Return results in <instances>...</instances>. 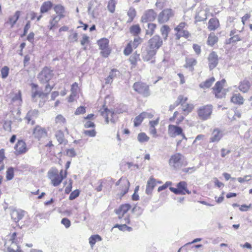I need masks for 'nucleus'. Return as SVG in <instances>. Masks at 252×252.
<instances>
[{
  "instance_id": "nucleus-1",
  "label": "nucleus",
  "mask_w": 252,
  "mask_h": 252,
  "mask_svg": "<svg viewBox=\"0 0 252 252\" xmlns=\"http://www.w3.org/2000/svg\"><path fill=\"white\" fill-rule=\"evenodd\" d=\"M54 77L53 70L51 67H44L37 75V78L40 84L45 85V90L50 92L54 87L51 85L50 82Z\"/></svg>"
},
{
  "instance_id": "nucleus-2",
  "label": "nucleus",
  "mask_w": 252,
  "mask_h": 252,
  "mask_svg": "<svg viewBox=\"0 0 252 252\" xmlns=\"http://www.w3.org/2000/svg\"><path fill=\"white\" fill-rule=\"evenodd\" d=\"M67 175L66 170L64 171L61 170L59 173L58 169L56 168H52L48 172V177L54 187L60 185L63 180L66 178Z\"/></svg>"
},
{
  "instance_id": "nucleus-3",
  "label": "nucleus",
  "mask_w": 252,
  "mask_h": 252,
  "mask_svg": "<svg viewBox=\"0 0 252 252\" xmlns=\"http://www.w3.org/2000/svg\"><path fill=\"white\" fill-rule=\"evenodd\" d=\"M176 106H180L182 110L186 113H191L194 109V105L189 100L188 95L179 94L175 101Z\"/></svg>"
},
{
  "instance_id": "nucleus-4",
  "label": "nucleus",
  "mask_w": 252,
  "mask_h": 252,
  "mask_svg": "<svg viewBox=\"0 0 252 252\" xmlns=\"http://www.w3.org/2000/svg\"><path fill=\"white\" fill-rule=\"evenodd\" d=\"M109 99V100L113 102L114 97L108 95L105 97V100L102 107L100 109L99 112L100 115L104 118L106 124H108L110 122L114 123L115 120L114 118L115 115V112L113 111L110 110L106 106V100Z\"/></svg>"
},
{
  "instance_id": "nucleus-5",
  "label": "nucleus",
  "mask_w": 252,
  "mask_h": 252,
  "mask_svg": "<svg viewBox=\"0 0 252 252\" xmlns=\"http://www.w3.org/2000/svg\"><path fill=\"white\" fill-rule=\"evenodd\" d=\"M188 24L185 22L180 23L175 28V38L177 40L181 37L188 39L191 37V33L187 30Z\"/></svg>"
},
{
  "instance_id": "nucleus-6",
  "label": "nucleus",
  "mask_w": 252,
  "mask_h": 252,
  "mask_svg": "<svg viewBox=\"0 0 252 252\" xmlns=\"http://www.w3.org/2000/svg\"><path fill=\"white\" fill-rule=\"evenodd\" d=\"M117 195L121 198L126 194L129 190L130 183L126 177H121L116 184Z\"/></svg>"
},
{
  "instance_id": "nucleus-7",
  "label": "nucleus",
  "mask_w": 252,
  "mask_h": 252,
  "mask_svg": "<svg viewBox=\"0 0 252 252\" xmlns=\"http://www.w3.org/2000/svg\"><path fill=\"white\" fill-rule=\"evenodd\" d=\"M226 83V80L223 79L217 81L212 88V92L217 98H222L225 97L226 92L224 86Z\"/></svg>"
},
{
  "instance_id": "nucleus-8",
  "label": "nucleus",
  "mask_w": 252,
  "mask_h": 252,
  "mask_svg": "<svg viewBox=\"0 0 252 252\" xmlns=\"http://www.w3.org/2000/svg\"><path fill=\"white\" fill-rule=\"evenodd\" d=\"M133 89L135 92L143 97H147L150 95L149 86L142 81H137L133 85Z\"/></svg>"
},
{
  "instance_id": "nucleus-9",
  "label": "nucleus",
  "mask_w": 252,
  "mask_h": 252,
  "mask_svg": "<svg viewBox=\"0 0 252 252\" xmlns=\"http://www.w3.org/2000/svg\"><path fill=\"white\" fill-rule=\"evenodd\" d=\"M97 44L100 50L101 55L104 58H107L111 52L109 39L105 37L101 38L97 41Z\"/></svg>"
},
{
  "instance_id": "nucleus-10",
  "label": "nucleus",
  "mask_w": 252,
  "mask_h": 252,
  "mask_svg": "<svg viewBox=\"0 0 252 252\" xmlns=\"http://www.w3.org/2000/svg\"><path fill=\"white\" fill-rule=\"evenodd\" d=\"M243 28L241 30L234 28L231 30L229 33L230 37L225 40V44H231L241 41L243 38Z\"/></svg>"
},
{
  "instance_id": "nucleus-11",
  "label": "nucleus",
  "mask_w": 252,
  "mask_h": 252,
  "mask_svg": "<svg viewBox=\"0 0 252 252\" xmlns=\"http://www.w3.org/2000/svg\"><path fill=\"white\" fill-rule=\"evenodd\" d=\"M13 148L14 154L17 156L25 154L29 150V147L25 140L22 139L17 141Z\"/></svg>"
},
{
  "instance_id": "nucleus-12",
  "label": "nucleus",
  "mask_w": 252,
  "mask_h": 252,
  "mask_svg": "<svg viewBox=\"0 0 252 252\" xmlns=\"http://www.w3.org/2000/svg\"><path fill=\"white\" fill-rule=\"evenodd\" d=\"M213 111V106L208 104L200 107L197 111L198 116L200 119L205 121L209 119Z\"/></svg>"
},
{
  "instance_id": "nucleus-13",
  "label": "nucleus",
  "mask_w": 252,
  "mask_h": 252,
  "mask_svg": "<svg viewBox=\"0 0 252 252\" xmlns=\"http://www.w3.org/2000/svg\"><path fill=\"white\" fill-rule=\"evenodd\" d=\"M32 134L35 139L40 141L43 138L48 136V131L45 127L37 125L33 128Z\"/></svg>"
},
{
  "instance_id": "nucleus-14",
  "label": "nucleus",
  "mask_w": 252,
  "mask_h": 252,
  "mask_svg": "<svg viewBox=\"0 0 252 252\" xmlns=\"http://www.w3.org/2000/svg\"><path fill=\"white\" fill-rule=\"evenodd\" d=\"M169 189L175 194H189L191 191L188 189V184L185 181H181L177 185V188L170 187Z\"/></svg>"
},
{
  "instance_id": "nucleus-15",
  "label": "nucleus",
  "mask_w": 252,
  "mask_h": 252,
  "mask_svg": "<svg viewBox=\"0 0 252 252\" xmlns=\"http://www.w3.org/2000/svg\"><path fill=\"white\" fill-rule=\"evenodd\" d=\"M189 113V112L186 113L182 109L176 110L174 112L172 116L169 119V120L170 122H175L176 125H179L183 122L186 117Z\"/></svg>"
},
{
  "instance_id": "nucleus-16",
  "label": "nucleus",
  "mask_w": 252,
  "mask_h": 252,
  "mask_svg": "<svg viewBox=\"0 0 252 252\" xmlns=\"http://www.w3.org/2000/svg\"><path fill=\"white\" fill-rule=\"evenodd\" d=\"M174 15V12L171 8H166L162 10L158 14V20L162 24L168 22Z\"/></svg>"
},
{
  "instance_id": "nucleus-17",
  "label": "nucleus",
  "mask_w": 252,
  "mask_h": 252,
  "mask_svg": "<svg viewBox=\"0 0 252 252\" xmlns=\"http://www.w3.org/2000/svg\"><path fill=\"white\" fill-rule=\"evenodd\" d=\"M163 45V40L159 35H155L151 38L148 42V47L158 51Z\"/></svg>"
},
{
  "instance_id": "nucleus-18",
  "label": "nucleus",
  "mask_w": 252,
  "mask_h": 252,
  "mask_svg": "<svg viewBox=\"0 0 252 252\" xmlns=\"http://www.w3.org/2000/svg\"><path fill=\"white\" fill-rule=\"evenodd\" d=\"M168 133L171 137H175L178 135H181L183 138H186L183 128L177 125H169L168 126Z\"/></svg>"
},
{
  "instance_id": "nucleus-19",
  "label": "nucleus",
  "mask_w": 252,
  "mask_h": 252,
  "mask_svg": "<svg viewBox=\"0 0 252 252\" xmlns=\"http://www.w3.org/2000/svg\"><path fill=\"white\" fill-rule=\"evenodd\" d=\"M184 156L180 153H175L172 155L169 159V164L174 168L179 167L182 165Z\"/></svg>"
},
{
  "instance_id": "nucleus-20",
  "label": "nucleus",
  "mask_w": 252,
  "mask_h": 252,
  "mask_svg": "<svg viewBox=\"0 0 252 252\" xmlns=\"http://www.w3.org/2000/svg\"><path fill=\"white\" fill-rule=\"evenodd\" d=\"M132 210V206L128 203L121 204L115 210V213L118 215V218L121 219L129 211Z\"/></svg>"
},
{
  "instance_id": "nucleus-21",
  "label": "nucleus",
  "mask_w": 252,
  "mask_h": 252,
  "mask_svg": "<svg viewBox=\"0 0 252 252\" xmlns=\"http://www.w3.org/2000/svg\"><path fill=\"white\" fill-rule=\"evenodd\" d=\"M208 66L210 70L214 69L219 63V57L217 53L212 51L208 55Z\"/></svg>"
},
{
  "instance_id": "nucleus-22",
  "label": "nucleus",
  "mask_w": 252,
  "mask_h": 252,
  "mask_svg": "<svg viewBox=\"0 0 252 252\" xmlns=\"http://www.w3.org/2000/svg\"><path fill=\"white\" fill-rule=\"evenodd\" d=\"M223 135L224 133L221 129L219 128H215L211 132V137L209 138V142H218L222 139Z\"/></svg>"
},
{
  "instance_id": "nucleus-23",
  "label": "nucleus",
  "mask_w": 252,
  "mask_h": 252,
  "mask_svg": "<svg viewBox=\"0 0 252 252\" xmlns=\"http://www.w3.org/2000/svg\"><path fill=\"white\" fill-rule=\"evenodd\" d=\"M9 241L11 243H18L21 241L23 237V233L20 228L14 232H11L9 234Z\"/></svg>"
},
{
  "instance_id": "nucleus-24",
  "label": "nucleus",
  "mask_w": 252,
  "mask_h": 252,
  "mask_svg": "<svg viewBox=\"0 0 252 252\" xmlns=\"http://www.w3.org/2000/svg\"><path fill=\"white\" fill-rule=\"evenodd\" d=\"M54 124L57 129L61 128L67 130V128L66 126V120L61 114H59L56 116L54 119Z\"/></svg>"
},
{
  "instance_id": "nucleus-25",
  "label": "nucleus",
  "mask_w": 252,
  "mask_h": 252,
  "mask_svg": "<svg viewBox=\"0 0 252 252\" xmlns=\"http://www.w3.org/2000/svg\"><path fill=\"white\" fill-rule=\"evenodd\" d=\"M53 10L55 13V14H54V16L61 20L66 16L65 7L63 4L61 3L55 4Z\"/></svg>"
},
{
  "instance_id": "nucleus-26",
  "label": "nucleus",
  "mask_w": 252,
  "mask_h": 252,
  "mask_svg": "<svg viewBox=\"0 0 252 252\" xmlns=\"http://www.w3.org/2000/svg\"><path fill=\"white\" fill-rule=\"evenodd\" d=\"M197 64V60L192 57L188 56L185 58V63L184 64V67L189 69V71L193 72L194 70V67Z\"/></svg>"
},
{
  "instance_id": "nucleus-27",
  "label": "nucleus",
  "mask_w": 252,
  "mask_h": 252,
  "mask_svg": "<svg viewBox=\"0 0 252 252\" xmlns=\"http://www.w3.org/2000/svg\"><path fill=\"white\" fill-rule=\"evenodd\" d=\"M156 16L157 14L153 9H149L141 17V21L142 23L153 21L156 19Z\"/></svg>"
},
{
  "instance_id": "nucleus-28",
  "label": "nucleus",
  "mask_w": 252,
  "mask_h": 252,
  "mask_svg": "<svg viewBox=\"0 0 252 252\" xmlns=\"http://www.w3.org/2000/svg\"><path fill=\"white\" fill-rule=\"evenodd\" d=\"M61 19L52 15L50 16L48 21V25H47V29L51 31H54L59 27V23Z\"/></svg>"
},
{
  "instance_id": "nucleus-29",
  "label": "nucleus",
  "mask_w": 252,
  "mask_h": 252,
  "mask_svg": "<svg viewBox=\"0 0 252 252\" xmlns=\"http://www.w3.org/2000/svg\"><path fill=\"white\" fill-rule=\"evenodd\" d=\"M157 53V51L151 49L150 48L147 47L146 53L143 57V60L145 62H150L152 63H155V56Z\"/></svg>"
},
{
  "instance_id": "nucleus-30",
  "label": "nucleus",
  "mask_w": 252,
  "mask_h": 252,
  "mask_svg": "<svg viewBox=\"0 0 252 252\" xmlns=\"http://www.w3.org/2000/svg\"><path fill=\"white\" fill-rule=\"evenodd\" d=\"M230 101L235 105H242L244 103L245 99L240 93L236 92L232 93Z\"/></svg>"
},
{
  "instance_id": "nucleus-31",
  "label": "nucleus",
  "mask_w": 252,
  "mask_h": 252,
  "mask_svg": "<svg viewBox=\"0 0 252 252\" xmlns=\"http://www.w3.org/2000/svg\"><path fill=\"white\" fill-rule=\"evenodd\" d=\"M31 86L32 90V97L33 98L37 97L44 98L47 96V93H45L39 89L38 85L34 83H32L31 84Z\"/></svg>"
},
{
  "instance_id": "nucleus-32",
  "label": "nucleus",
  "mask_w": 252,
  "mask_h": 252,
  "mask_svg": "<svg viewBox=\"0 0 252 252\" xmlns=\"http://www.w3.org/2000/svg\"><path fill=\"white\" fill-rule=\"evenodd\" d=\"M94 119V115L93 114H88L83 118L84 127L85 128H95V125L93 122Z\"/></svg>"
},
{
  "instance_id": "nucleus-33",
  "label": "nucleus",
  "mask_w": 252,
  "mask_h": 252,
  "mask_svg": "<svg viewBox=\"0 0 252 252\" xmlns=\"http://www.w3.org/2000/svg\"><path fill=\"white\" fill-rule=\"evenodd\" d=\"M161 181H157L153 176H151L148 180L146 185V192L147 194H150L153 191L154 188L157 184H160Z\"/></svg>"
},
{
  "instance_id": "nucleus-34",
  "label": "nucleus",
  "mask_w": 252,
  "mask_h": 252,
  "mask_svg": "<svg viewBox=\"0 0 252 252\" xmlns=\"http://www.w3.org/2000/svg\"><path fill=\"white\" fill-rule=\"evenodd\" d=\"M159 117H158L155 120L150 121L149 122V133L152 134L153 137H157L158 136L157 130L156 126L159 124Z\"/></svg>"
},
{
  "instance_id": "nucleus-35",
  "label": "nucleus",
  "mask_w": 252,
  "mask_h": 252,
  "mask_svg": "<svg viewBox=\"0 0 252 252\" xmlns=\"http://www.w3.org/2000/svg\"><path fill=\"white\" fill-rule=\"evenodd\" d=\"M55 4L51 0H46L44 1L40 7V13L43 14L49 12L53 7Z\"/></svg>"
},
{
  "instance_id": "nucleus-36",
  "label": "nucleus",
  "mask_w": 252,
  "mask_h": 252,
  "mask_svg": "<svg viewBox=\"0 0 252 252\" xmlns=\"http://www.w3.org/2000/svg\"><path fill=\"white\" fill-rule=\"evenodd\" d=\"M220 23L216 17L210 19L208 22L207 28L209 31H215L220 27Z\"/></svg>"
},
{
  "instance_id": "nucleus-37",
  "label": "nucleus",
  "mask_w": 252,
  "mask_h": 252,
  "mask_svg": "<svg viewBox=\"0 0 252 252\" xmlns=\"http://www.w3.org/2000/svg\"><path fill=\"white\" fill-rule=\"evenodd\" d=\"M124 220L125 221V223L122 224H116L113 227V228H118L120 230L123 231L126 230H127L128 231H131L132 230V228L126 225V224H129L130 223V220L129 216H127L124 219Z\"/></svg>"
},
{
  "instance_id": "nucleus-38",
  "label": "nucleus",
  "mask_w": 252,
  "mask_h": 252,
  "mask_svg": "<svg viewBox=\"0 0 252 252\" xmlns=\"http://www.w3.org/2000/svg\"><path fill=\"white\" fill-rule=\"evenodd\" d=\"M21 14V11L17 10L12 15L10 16L5 24L9 25L10 27H13L18 20Z\"/></svg>"
},
{
  "instance_id": "nucleus-39",
  "label": "nucleus",
  "mask_w": 252,
  "mask_h": 252,
  "mask_svg": "<svg viewBox=\"0 0 252 252\" xmlns=\"http://www.w3.org/2000/svg\"><path fill=\"white\" fill-rule=\"evenodd\" d=\"M251 84L250 82L247 79L240 82L238 89L243 93H248L250 90Z\"/></svg>"
},
{
  "instance_id": "nucleus-40",
  "label": "nucleus",
  "mask_w": 252,
  "mask_h": 252,
  "mask_svg": "<svg viewBox=\"0 0 252 252\" xmlns=\"http://www.w3.org/2000/svg\"><path fill=\"white\" fill-rule=\"evenodd\" d=\"M65 131L66 130H65L64 129L60 128L57 129V130L55 131V137L59 142V144H63L67 141L65 139L64 135V131Z\"/></svg>"
},
{
  "instance_id": "nucleus-41",
  "label": "nucleus",
  "mask_w": 252,
  "mask_h": 252,
  "mask_svg": "<svg viewBox=\"0 0 252 252\" xmlns=\"http://www.w3.org/2000/svg\"><path fill=\"white\" fill-rule=\"evenodd\" d=\"M120 74V71L116 68L112 69L109 72V75L105 78V84H112L113 79L117 77L118 74Z\"/></svg>"
},
{
  "instance_id": "nucleus-42",
  "label": "nucleus",
  "mask_w": 252,
  "mask_h": 252,
  "mask_svg": "<svg viewBox=\"0 0 252 252\" xmlns=\"http://www.w3.org/2000/svg\"><path fill=\"white\" fill-rule=\"evenodd\" d=\"M25 212L22 210H13L11 214V218L15 222H18L24 216Z\"/></svg>"
},
{
  "instance_id": "nucleus-43",
  "label": "nucleus",
  "mask_w": 252,
  "mask_h": 252,
  "mask_svg": "<svg viewBox=\"0 0 252 252\" xmlns=\"http://www.w3.org/2000/svg\"><path fill=\"white\" fill-rule=\"evenodd\" d=\"M128 61L131 65V68L135 67L138 62L140 61V54L135 52L129 57Z\"/></svg>"
},
{
  "instance_id": "nucleus-44",
  "label": "nucleus",
  "mask_w": 252,
  "mask_h": 252,
  "mask_svg": "<svg viewBox=\"0 0 252 252\" xmlns=\"http://www.w3.org/2000/svg\"><path fill=\"white\" fill-rule=\"evenodd\" d=\"M219 38L214 32H211L207 40V44L210 46H213L218 42Z\"/></svg>"
},
{
  "instance_id": "nucleus-45",
  "label": "nucleus",
  "mask_w": 252,
  "mask_h": 252,
  "mask_svg": "<svg viewBox=\"0 0 252 252\" xmlns=\"http://www.w3.org/2000/svg\"><path fill=\"white\" fill-rule=\"evenodd\" d=\"M215 81V78L214 77H212L208 79H206L205 81L201 82L199 84L200 88L205 89L209 88L212 86V84Z\"/></svg>"
},
{
  "instance_id": "nucleus-46",
  "label": "nucleus",
  "mask_w": 252,
  "mask_h": 252,
  "mask_svg": "<svg viewBox=\"0 0 252 252\" xmlns=\"http://www.w3.org/2000/svg\"><path fill=\"white\" fill-rule=\"evenodd\" d=\"M145 117H146V112H143L137 116L133 121L134 126L137 127L140 126Z\"/></svg>"
},
{
  "instance_id": "nucleus-47",
  "label": "nucleus",
  "mask_w": 252,
  "mask_h": 252,
  "mask_svg": "<svg viewBox=\"0 0 252 252\" xmlns=\"http://www.w3.org/2000/svg\"><path fill=\"white\" fill-rule=\"evenodd\" d=\"M136 11L133 7H130L127 12V15L128 19L127 20V23L132 22L136 16Z\"/></svg>"
},
{
  "instance_id": "nucleus-48",
  "label": "nucleus",
  "mask_w": 252,
  "mask_h": 252,
  "mask_svg": "<svg viewBox=\"0 0 252 252\" xmlns=\"http://www.w3.org/2000/svg\"><path fill=\"white\" fill-rule=\"evenodd\" d=\"M7 252H23L20 246L16 243H11L7 247Z\"/></svg>"
},
{
  "instance_id": "nucleus-49",
  "label": "nucleus",
  "mask_w": 252,
  "mask_h": 252,
  "mask_svg": "<svg viewBox=\"0 0 252 252\" xmlns=\"http://www.w3.org/2000/svg\"><path fill=\"white\" fill-rule=\"evenodd\" d=\"M129 32L132 35L138 36L141 33V29L139 24H135L129 28Z\"/></svg>"
},
{
  "instance_id": "nucleus-50",
  "label": "nucleus",
  "mask_w": 252,
  "mask_h": 252,
  "mask_svg": "<svg viewBox=\"0 0 252 252\" xmlns=\"http://www.w3.org/2000/svg\"><path fill=\"white\" fill-rule=\"evenodd\" d=\"M170 32V27L166 25L162 26L160 28V32L164 40H166Z\"/></svg>"
},
{
  "instance_id": "nucleus-51",
  "label": "nucleus",
  "mask_w": 252,
  "mask_h": 252,
  "mask_svg": "<svg viewBox=\"0 0 252 252\" xmlns=\"http://www.w3.org/2000/svg\"><path fill=\"white\" fill-rule=\"evenodd\" d=\"M11 94L13 95L11 102H14L15 101H19L20 102H22V93L20 90H18L17 93L12 92Z\"/></svg>"
},
{
  "instance_id": "nucleus-52",
  "label": "nucleus",
  "mask_w": 252,
  "mask_h": 252,
  "mask_svg": "<svg viewBox=\"0 0 252 252\" xmlns=\"http://www.w3.org/2000/svg\"><path fill=\"white\" fill-rule=\"evenodd\" d=\"M9 67L7 66H3L0 70L1 78L3 79H6L9 74Z\"/></svg>"
},
{
  "instance_id": "nucleus-53",
  "label": "nucleus",
  "mask_w": 252,
  "mask_h": 252,
  "mask_svg": "<svg viewBox=\"0 0 252 252\" xmlns=\"http://www.w3.org/2000/svg\"><path fill=\"white\" fill-rule=\"evenodd\" d=\"M148 29L146 31L147 35H152L155 32L157 28V25L154 23H149L148 24Z\"/></svg>"
},
{
  "instance_id": "nucleus-54",
  "label": "nucleus",
  "mask_w": 252,
  "mask_h": 252,
  "mask_svg": "<svg viewBox=\"0 0 252 252\" xmlns=\"http://www.w3.org/2000/svg\"><path fill=\"white\" fill-rule=\"evenodd\" d=\"M137 139L140 143L148 142L150 137L144 132H140L137 135Z\"/></svg>"
},
{
  "instance_id": "nucleus-55",
  "label": "nucleus",
  "mask_w": 252,
  "mask_h": 252,
  "mask_svg": "<svg viewBox=\"0 0 252 252\" xmlns=\"http://www.w3.org/2000/svg\"><path fill=\"white\" fill-rule=\"evenodd\" d=\"M116 5V2L115 0H109L107 6L108 11L111 13H114L115 11Z\"/></svg>"
},
{
  "instance_id": "nucleus-56",
  "label": "nucleus",
  "mask_w": 252,
  "mask_h": 252,
  "mask_svg": "<svg viewBox=\"0 0 252 252\" xmlns=\"http://www.w3.org/2000/svg\"><path fill=\"white\" fill-rule=\"evenodd\" d=\"M133 47L131 42H128L124 48L123 53L125 56H128L131 54L133 51Z\"/></svg>"
},
{
  "instance_id": "nucleus-57",
  "label": "nucleus",
  "mask_w": 252,
  "mask_h": 252,
  "mask_svg": "<svg viewBox=\"0 0 252 252\" xmlns=\"http://www.w3.org/2000/svg\"><path fill=\"white\" fill-rule=\"evenodd\" d=\"M228 118L231 121L236 120L241 117V112L236 109L235 110L234 114L233 116L230 114L229 112L228 113Z\"/></svg>"
},
{
  "instance_id": "nucleus-58",
  "label": "nucleus",
  "mask_w": 252,
  "mask_h": 252,
  "mask_svg": "<svg viewBox=\"0 0 252 252\" xmlns=\"http://www.w3.org/2000/svg\"><path fill=\"white\" fill-rule=\"evenodd\" d=\"M102 240L101 237L98 235H94L89 238V243L92 247H93L95 243Z\"/></svg>"
},
{
  "instance_id": "nucleus-59",
  "label": "nucleus",
  "mask_w": 252,
  "mask_h": 252,
  "mask_svg": "<svg viewBox=\"0 0 252 252\" xmlns=\"http://www.w3.org/2000/svg\"><path fill=\"white\" fill-rule=\"evenodd\" d=\"M39 113V111L37 110H33L30 111L28 112L26 119L28 120V123H30L32 121V118L36 117Z\"/></svg>"
},
{
  "instance_id": "nucleus-60",
  "label": "nucleus",
  "mask_w": 252,
  "mask_h": 252,
  "mask_svg": "<svg viewBox=\"0 0 252 252\" xmlns=\"http://www.w3.org/2000/svg\"><path fill=\"white\" fill-rule=\"evenodd\" d=\"M14 176V169L10 167L7 168L6 172V179L7 181L12 180Z\"/></svg>"
},
{
  "instance_id": "nucleus-61",
  "label": "nucleus",
  "mask_w": 252,
  "mask_h": 252,
  "mask_svg": "<svg viewBox=\"0 0 252 252\" xmlns=\"http://www.w3.org/2000/svg\"><path fill=\"white\" fill-rule=\"evenodd\" d=\"M96 131L95 130L94 128H93V129L90 130H84L83 131V134L87 136L90 137H94L96 135Z\"/></svg>"
},
{
  "instance_id": "nucleus-62",
  "label": "nucleus",
  "mask_w": 252,
  "mask_h": 252,
  "mask_svg": "<svg viewBox=\"0 0 252 252\" xmlns=\"http://www.w3.org/2000/svg\"><path fill=\"white\" fill-rule=\"evenodd\" d=\"M142 42V39L139 36L134 38L133 41L131 40L129 41V42L132 43V45L134 49L137 48L141 44Z\"/></svg>"
},
{
  "instance_id": "nucleus-63",
  "label": "nucleus",
  "mask_w": 252,
  "mask_h": 252,
  "mask_svg": "<svg viewBox=\"0 0 252 252\" xmlns=\"http://www.w3.org/2000/svg\"><path fill=\"white\" fill-rule=\"evenodd\" d=\"M12 122L10 120L4 121L3 123V128L4 130L11 132L12 129Z\"/></svg>"
},
{
  "instance_id": "nucleus-64",
  "label": "nucleus",
  "mask_w": 252,
  "mask_h": 252,
  "mask_svg": "<svg viewBox=\"0 0 252 252\" xmlns=\"http://www.w3.org/2000/svg\"><path fill=\"white\" fill-rule=\"evenodd\" d=\"M30 16H31V19L32 20H34L35 19H36L37 21H39L42 18V14H40L39 15H38L37 13H36L34 11H32L30 13Z\"/></svg>"
}]
</instances>
